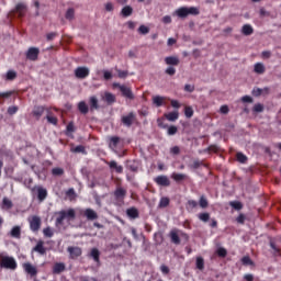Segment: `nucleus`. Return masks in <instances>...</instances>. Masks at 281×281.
Wrapping results in <instances>:
<instances>
[{
    "label": "nucleus",
    "instance_id": "obj_1",
    "mask_svg": "<svg viewBox=\"0 0 281 281\" xmlns=\"http://www.w3.org/2000/svg\"><path fill=\"white\" fill-rule=\"evenodd\" d=\"M190 14L192 16H199L201 11H199V8L196 7H181L173 12V16H178V19H187V16H190Z\"/></svg>",
    "mask_w": 281,
    "mask_h": 281
},
{
    "label": "nucleus",
    "instance_id": "obj_2",
    "mask_svg": "<svg viewBox=\"0 0 281 281\" xmlns=\"http://www.w3.org/2000/svg\"><path fill=\"white\" fill-rule=\"evenodd\" d=\"M56 225H63L65 221H76V210L68 209L67 211L63 210L57 213Z\"/></svg>",
    "mask_w": 281,
    "mask_h": 281
},
{
    "label": "nucleus",
    "instance_id": "obj_3",
    "mask_svg": "<svg viewBox=\"0 0 281 281\" xmlns=\"http://www.w3.org/2000/svg\"><path fill=\"white\" fill-rule=\"evenodd\" d=\"M18 267L16 259L14 257H10L3 252H0V268L1 269H11L14 271Z\"/></svg>",
    "mask_w": 281,
    "mask_h": 281
},
{
    "label": "nucleus",
    "instance_id": "obj_4",
    "mask_svg": "<svg viewBox=\"0 0 281 281\" xmlns=\"http://www.w3.org/2000/svg\"><path fill=\"white\" fill-rule=\"evenodd\" d=\"M135 122H137V114H135V112H128L127 114L121 116V124H123L126 128H131Z\"/></svg>",
    "mask_w": 281,
    "mask_h": 281
},
{
    "label": "nucleus",
    "instance_id": "obj_5",
    "mask_svg": "<svg viewBox=\"0 0 281 281\" xmlns=\"http://www.w3.org/2000/svg\"><path fill=\"white\" fill-rule=\"evenodd\" d=\"M12 12L13 14H18L19 19H23L27 13V4H25V2H19Z\"/></svg>",
    "mask_w": 281,
    "mask_h": 281
},
{
    "label": "nucleus",
    "instance_id": "obj_6",
    "mask_svg": "<svg viewBox=\"0 0 281 281\" xmlns=\"http://www.w3.org/2000/svg\"><path fill=\"white\" fill-rule=\"evenodd\" d=\"M114 87H119L123 98H127V100H135V94H133V90H131V88L120 83H114Z\"/></svg>",
    "mask_w": 281,
    "mask_h": 281
},
{
    "label": "nucleus",
    "instance_id": "obj_7",
    "mask_svg": "<svg viewBox=\"0 0 281 281\" xmlns=\"http://www.w3.org/2000/svg\"><path fill=\"white\" fill-rule=\"evenodd\" d=\"M90 70L88 67L79 66L75 69V76L79 80H85V78H89Z\"/></svg>",
    "mask_w": 281,
    "mask_h": 281
},
{
    "label": "nucleus",
    "instance_id": "obj_8",
    "mask_svg": "<svg viewBox=\"0 0 281 281\" xmlns=\"http://www.w3.org/2000/svg\"><path fill=\"white\" fill-rule=\"evenodd\" d=\"M38 54H41L38 47H30L25 53V56L27 60L36 61L38 60Z\"/></svg>",
    "mask_w": 281,
    "mask_h": 281
},
{
    "label": "nucleus",
    "instance_id": "obj_9",
    "mask_svg": "<svg viewBox=\"0 0 281 281\" xmlns=\"http://www.w3.org/2000/svg\"><path fill=\"white\" fill-rule=\"evenodd\" d=\"M30 229L31 232H38V229H41V218L38 217V215H33L30 220Z\"/></svg>",
    "mask_w": 281,
    "mask_h": 281
},
{
    "label": "nucleus",
    "instance_id": "obj_10",
    "mask_svg": "<svg viewBox=\"0 0 281 281\" xmlns=\"http://www.w3.org/2000/svg\"><path fill=\"white\" fill-rule=\"evenodd\" d=\"M46 111H47V113H49V109H47L43 105H37V106H34V109L32 111V115L34 119L41 120V117H43V113H45Z\"/></svg>",
    "mask_w": 281,
    "mask_h": 281
},
{
    "label": "nucleus",
    "instance_id": "obj_11",
    "mask_svg": "<svg viewBox=\"0 0 281 281\" xmlns=\"http://www.w3.org/2000/svg\"><path fill=\"white\" fill-rule=\"evenodd\" d=\"M80 214L87 217V221H98V213L93 209L81 210Z\"/></svg>",
    "mask_w": 281,
    "mask_h": 281
},
{
    "label": "nucleus",
    "instance_id": "obj_12",
    "mask_svg": "<svg viewBox=\"0 0 281 281\" xmlns=\"http://www.w3.org/2000/svg\"><path fill=\"white\" fill-rule=\"evenodd\" d=\"M154 181L155 183H157V186H161L162 188L170 187V179L168 178V176H158L154 178Z\"/></svg>",
    "mask_w": 281,
    "mask_h": 281
},
{
    "label": "nucleus",
    "instance_id": "obj_13",
    "mask_svg": "<svg viewBox=\"0 0 281 281\" xmlns=\"http://www.w3.org/2000/svg\"><path fill=\"white\" fill-rule=\"evenodd\" d=\"M126 216L131 221H135L139 217V210L135 206H131L126 210Z\"/></svg>",
    "mask_w": 281,
    "mask_h": 281
},
{
    "label": "nucleus",
    "instance_id": "obj_14",
    "mask_svg": "<svg viewBox=\"0 0 281 281\" xmlns=\"http://www.w3.org/2000/svg\"><path fill=\"white\" fill-rule=\"evenodd\" d=\"M23 269L26 273H29V276H31L32 278H34V276L38 274V270L36 269V267H34L32 263L30 262H25L23 263Z\"/></svg>",
    "mask_w": 281,
    "mask_h": 281
},
{
    "label": "nucleus",
    "instance_id": "obj_15",
    "mask_svg": "<svg viewBox=\"0 0 281 281\" xmlns=\"http://www.w3.org/2000/svg\"><path fill=\"white\" fill-rule=\"evenodd\" d=\"M67 251L70 254V258L72 259L80 258V256H82V248L80 247L70 246Z\"/></svg>",
    "mask_w": 281,
    "mask_h": 281
},
{
    "label": "nucleus",
    "instance_id": "obj_16",
    "mask_svg": "<svg viewBox=\"0 0 281 281\" xmlns=\"http://www.w3.org/2000/svg\"><path fill=\"white\" fill-rule=\"evenodd\" d=\"M169 238H170V241L173 245H181V237H179V231L178 229L170 231Z\"/></svg>",
    "mask_w": 281,
    "mask_h": 281
},
{
    "label": "nucleus",
    "instance_id": "obj_17",
    "mask_svg": "<svg viewBox=\"0 0 281 281\" xmlns=\"http://www.w3.org/2000/svg\"><path fill=\"white\" fill-rule=\"evenodd\" d=\"M114 199H116V201H124V199H126V189L117 187L114 191Z\"/></svg>",
    "mask_w": 281,
    "mask_h": 281
},
{
    "label": "nucleus",
    "instance_id": "obj_18",
    "mask_svg": "<svg viewBox=\"0 0 281 281\" xmlns=\"http://www.w3.org/2000/svg\"><path fill=\"white\" fill-rule=\"evenodd\" d=\"M33 251H36L41 256H45V254H47V249L45 248V241L38 240L35 247L33 248Z\"/></svg>",
    "mask_w": 281,
    "mask_h": 281
},
{
    "label": "nucleus",
    "instance_id": "obj_19",
    "mask_svg": "<svg viewBox=\"0 0 281 281\" xmlns=\"http://www.w3.org/2000/svg\"><path fill=\"white\" fill-rule=\"evenodd\" d=\"M109 168H111V170H115V172H117V175H122V172H124V167H122L121 165H117V161L115 160H111L110 162H108Z\"/></svg>",
    "mask_w": 281,
    "mask_h": 281
},
{
    "label": "nucleus",
    "instance_id": "obj_20",
    "mask_svg": "<svg viewBox=\"0 0 281 281\" xmlns=\"http://www.w3.org/2000/svg\"><path fill=\"white\" fill-rule=\"evenodd\" d=\"M109 168H111V170H115V172H117V175H122V172H124V167H122L121 165H117V161L115 160H111L110 162H108Z\"/></svg>",
    "mask_w": 281,
    "mask_h": 281
},
{
    "label": "nucleus",
    "instance_id": "obj_21",
    "mask_svg": "<svg viewBox=\"0 0 281 281\" xmlns=\"http://www.w3.org/2000/svg\"><path fill=\"white\" fill-rule=\"evenodd\" d=\"M103 102H106V104H115V94L111 92H104V95L102 97Z\"/></svg>",
    "mask_w": 281,
    "mask_h": 281
},
{
    "label": "nucleus",
    "instance_id": "obj_22",
    "mask_svg": "<svg viewBox=\"0 0 281 281\" xmlns=\"http://www.w3.org/2000/svg\"><path fill=\"white\" fill-rule=\"evenodd\" d=\"M120 142H122V138H120L119 136H111L109 140V148H111L112 150H115Z\"/></svg>",
    "mask_w": 281,
    "mask_h": 281
},
{
    "label": "nucleus",
    "instance_id": "obj_23",
    "mask_svg": "<svg viewBox=\"0 0 281 281\" xmlns=\"http://www.w3.org/2000/svg\"><path fill=\"white\" fill-rule=\"evenodd\" d=\"M166 65H170L171 67H178L180 60L177 56H169L165 58Z\"/></svg>",
    "mask_w": 281,
    "mask_h": 281
},
{
    "label": "nucleus",
    "instance_id": "obj_24",
    "mask_svg": "<svg viewBox=\"0 0 281 281\" xmlns=\"http://www.w3.org/2000/svg\"><path fill=\"white\" fill-rule=\"evenodd\" d=\"M0 207L1 210H12V207H14V203H12V200L3 198Z\"/></svg>",
    "mask_w": 281,
    "mask_h": 281
},
{
    "label": "nucleus",
    "instance_id": "obj_25",
    "mask_svg": "<svg viewBox=\"0 0 281 281\" xmlns=\"http://www.w3.org/2000/svg\"><path fill=\"white\" fill-rule=\"evenodd\" d=\"M171 179H173L176 183H181V181H186V179H188V175L173 172L171 175Z\"/></svg>",
    "mask_w": 281,
    "mask_h": 281
},
{
    "label": "nucleus",
    "instance_id": "obj_26",
    "mask_svg": "<svg viewBox=\"0 0 281 281\" xmlns=\"http://www.w3.org/2000/svg\"><path fill=\"white\" fill-rule=\"evenodd\" d=\"M63 271H65V263L63 262H56L54 266H53V273L58 276L60 273H63Z\"/></svg>",
    "mask_w": 281,
    "mask_h": 281
},
{
    "label": "nucleus",
    "instance_id": "obj_27",
    "mask_svg": "<svg viewBox=\"0 0 281 281\" xmlns=\"http://www.w3.org/2000/svg\"><path fill=\"white\" fill-rule=\"evenodd\" d=\"M121 15H123L124 19H127V16H132L133 15V7H131V5L123 7V9L121 10Z\"/></svg>",
    "mask_w": 281,
    "mask_h": 281
},
{
    "label": "nucleus",
    "instance_id": "obj_28",
    "mask_svg": "<svg viewBox=\"0 0 281 281\" xmlns=\"http://www.w3.org/2000/svg\"><path fill=\"white\" fill-rule=\"evenodd\" d=\"M78 111H79L82 115H87V113H89V105H87V102L80 101V102L78 103Z\"/></svg>",
    "mask_w": 281,
    "mask_h": 281
},
{
    "label": "nucleus",
    "instance_id": "obj_29",
    "mask_svg": "<svg viewBox=\"0 0 281 281\" xmlns=\"http://www.w3.org/2000/svg\"><path fill=\"white\" fill-rule=\"evenodd\" d=\"M37 199L38 201H45L47 199V189L40 187L37 189Z\"/></svg>",
    "mask_w": 281,
    "mask_h": 281
},
{
    "label": "nucleus",
    "instance_id": "obj_30",
    "mask_svg": "<svg viewBox=\"0 0 281 281\" xmlns=\"http://www.w3.org/2000/svg\"><path fill=\"white\" fill-rule=\"evenodd\" d=\"M241 34H244V36H251V34H254V27L250 24H245L241 27Z\"/></svg>",
    "mask_w": 281,
    "mask_h": 281
},
{
    "label": "nucleus",
    "instance_id": "obj_31",
    "mask_svg": "<svg viewBox=\"0 0 281 281\" xmlns=\"http://www.w3.org/2000/svg\"><path fill=\"white\" fill-rule=\"evenodd\" d=\"M91 258H93L94 262L100 265V250L98 248H92L90 251Z\"/></svg>",
    "mask_w": 281,
    "mask_h": 281
},
{
    "label": "nucleus",
    "instance_id": "obj_32",
    "mask_svg": "<svg viewBox=\"0 0 281 281\" xmlns=\"http://www.w3.org/2000/svg\"><path fill=\"white\" fill-rule=\"evenodd\" d=\"M89 102L91 111H98V109H100L97 97H90Z\"/></svg>",
    "mask_w": 281,
    "mask_h": 281
},
{
    "label": "nucleus",
    "instance_id": "obj_33",
    "mask_svg": "<svg viewBox=\"0 0 281 281\" xmlns=\"http://www.w3.org/2000/svg\"><path fill=\"white\" fill-rule=\"evenodd\" d=\"M70 153H81V155H87V148L85 147V145H79L76 147H71L70 148Z\"/></svg>",
    "mask_w": 281,
    "mask_h": 281
},
{
    "label": "nucleus",
    "instance_id": "obj_34",
    "mask_svg": "<svg viewBox=\"0 0 281 281\" xmlns=\"http://www.w3.org/2000/svg\"><path fill=\"white\" fill-rule=\"evenodd\" d=\"M165 117L169 122H177V120H179V112H169L168 114H165Z\"/></svg>",
    "mask_w": 281,
    "mask_h": 281
},
{
    "label": "nucleus",
    "instance_id": "obj_35",
    "mask_svg": "<svg viewBox=\"0 0 281 281\" xmlns=\"http://www.w3.org/2000/svg\"><path fill=\"white\" fill-rule=\"evenodd\" d=\"M10 236L12 238H21V226H14L10 232Z\"/></svg>",
    "mask_w": 281,
    "mask_h": 281
},
{
    "label": "nucleus",
    "instance_id": "obj_36",
    "mask_svg": "<svg viewBox=\"0 0 281 281\" xmlns=\"http://www.w3.org/2000/svg\"><path fill=\"white\" fill-rule=\"evenodd\" d=\"M254 71H255V74H259V75L265 74V71H266L265 64H262V63L255 64Z\"/></svg>",
    "mask_w": 281,
    "mask_h": 281
},
{
    "label": "nucleus",
    "instance_id": "obj_37",
    "mask_svg": "<svg viewBox=\"0 0 281 281\" xmlns=\"http://www.w3.org/2000/svg\"><path fill=\"white\" fill-rule=\"evenodd\" d=\"M199 205L200 207H202V210H206V207H209L210 202L207 201V198H205V195L200 196Z\"/></svg>",
    "mask_w": 281,
    "mask_h": 281
},
{
    "label": "nucleus",
    "instance_id": "obj_38",
    "mask_svg": "<svg viewBox=\"0 0 281 281\" xmlns=\"http://www.w3.org/2000/svg\"><path fill=\"white\" fill-rule=\"evenodd\" d=\"M75 16H76V10H74V8H69L66 11L65 19H67V21H74Z\"/></svg>",
    "mask_w": 281,
    "mask_h": 281
},
{
    "label": "nucleus",
    "instance_id": "obj_39",
    "mask_svg": "<svg viewBox=\"0 0 281 281\" xmlns=\"http://www.w3.org/2000/svg\"><path fill=\"white\" fill-rule=\"evenodd\" d=\"M71 133H76V126L74 125V122L68 123V125L66 126L67 137H71Z\"/></svg>",
    "mask_w": 281,
    "mask_h": 281
},
{
    "label": "nucleus",
    "instance_id": "obj_40",
    "mask_svg": "<svg viewBox=\"0 0 281 281\" xmlns=\"http://www.w3.org/2000/svg\"><path fill=\"white\" fill-rule=\"evenodd\" d=\"M270 248L272 249L273 256H281V249L276 245V241H270Z\"/></svg>",
    "mask_w": 281,
    "mask_h": 281
},
{
    "label": "nucleus",
    "instance_id": "obj_41",
    "mask_svg": "<svg viewBox=\"0 0 281 281\" xmlns=\"http://www.w3.org/2000/svg\"><path fill=\"white\" fill-rule=\"evenodd\" d=\"M170 205V198L164 196L160 199L158 207H168Z\"/></svg>",
    "mask_w": 281,
    "mask_h": 281
},
{
    "label": "nucleus",
    "instance_id": "obj_42",
    "mask_svg": "<svg viewBox=\"0 0 281 281\" xmlns=\"http://www.w3.org/2000/svg\"><path fill=\"white\" fill-rule=\"evenodd\" d=\"M13 91L0 92V104H3V100L12 97Z\"/></svg>",
    "mask_w": 281,
    "mask_h": 281
},
{
    "label": "nucleus",
    "instance_id": "obj_43",
    "mask_svg": "<svg viewBox=\"0 0 281 281\" xmlns=\"http://www.w3.org/2000/svg\"><path fill=\"white\" fill-rule=\"evenodd\" d=\"M196 269H199L200 271H203V269H205V260H203V257L196 258Z\"/></svg>",
    "mask_w": 281,
    "mask_h": 281
},
{
    "label": "nucleus",
    "instance_id": "obj_44",
    "mask_svg": "<svg viewBox=\"0 0 281 281\" xmlns=\"http://www.w3.org/2000/svg\"><path fill=\"white\" fill-rule=\"evenodd\" d=\"M236 160L239 162V164H247V156H245V154L238 151L236 154Z\"/></svg>",
    "mask_w": 281,
    "mask_h": 281
},
{
    "label": "nucleus",
    "instance_id": "obj_45",
    "mask_svg": "<svg viewBox=\"0 0 281 281\" xmlns=\"http://www.w3.org/2000/svg\"><path fill=\"white\" fill-rule=\"evenodd\" d=\"M241 265H244L245 267H249V266L251 267L254 266V261L249 256H245L241 258Z\"/></svg>",
    "mask_w": 281,
    "mask_h": 281
},
{
    "label": "nucleus",
    "instance_id": "obj_46",
    "mask_svg": "<svg viewBox=\"0 0 281 281\" xmlns=\"http://www.w3.org/2000/svg\"><path fill=\"white\" fill-rule=\"evenodd\" d=\"M199 206V202L196 200H189L187 202V210H194Z\"/></svg>",
    "mask_w": 281,
    "mask_h": 281
},
{
    "label": "nucleus",
    "instance_id": "obj_47",
    "mask_svg": "<svg viewBox=\"0 0 281 281\" xmlns=\"http://www.w3.org/2000/svg\"><path fill=\"white\" fill-rule=\"evenodd\" d=\"M153 102L156 106H162L164 105V97L156 95L153 98Z\"/></svg>",
    "mask_w": 281,
    "mask_h": 281
},
{
    "label": "nucleus",
    "instance_id": "obj_48",
    "mask_svg": "<svg viewBox=\"0 0 281 281\" xmlns=\"http://www.w3.org/2000/svg\"><path fill=\"white\" fill-rule=\"evenodd\" d=\"M52 175H54L55 177H60L65 175V170L63 168L56 167L52 169Z\"/></svg>",
    "mask_w": 281,
    "mask_h": 281
},
{
    "label": "nucleus",
    "instance_id": "obj_49",
    "mask_svg": "<svg viewBox=\"0 0 281 281\" xmlns=\"http://www.w3.org/2000/svg\"><path fill=\"white\" fill-rule=\"evenodd\" d=\"M43 234L46 238H52L54 236V229L52 227H46L43 229Z\"/></svg>",
    "mask_w": 281,
    "mask_h": 281
},
{
    "label": "nucleus",
    "instance_id": "obj_50",
    "mask_svg": "<svg viewBox=\"0 0 281 281\" xmlns=\"http://www.w3.org/2000/svg\"><path fill=\"white\" fill-rule=\"evenodd\" d=\"M179 128L176 125H171L169 127H167V134L172 136V135H177Z\"/></svg>",
    "mask_w": 281,
    "mask_h": 281
},
{
    "label": "nucleus",
    "instance_id": "obj_51",
    "mask_svg": "<svg viewBox=\"0 0 281 281\" xmlns=\"http://www.w3.org/2000/svg\"><path fill=\"white\" fill-rule=\"evenodd\" d=\"M198 218L202 221V223H207V221H210V213H200Z\"/></svg>",
    "mask_w": 281,
    "mask_h": 281
},
{
    "label": "nucleus",
    "instance_id": "obj_52",
    "mask_svg": "<svg viewBox=\"0 0 281 281\" xmlns=\"http://www.w3.org/2000/svg\"><path fill=\"white\" fill-rule=\"evenodd\" d=\"M184 115L188 119L192 117V115H194V110L191 106H186L184 108Z\"/></svg>",
    "mask_w": 281,
    "mask_h": 281
},
{
    "label": "nucleus",
    "instance_id": "obj_53",
    "mask_svg": "<svg viewBox=\"0 0 281 281\" xmlns=\"http://www.w3.org/2000/svg\"><path fill=\"white\" fill-rule=\"evenodd\" d=\"M216 254L220 258H226L227 257V249L221 247V248L217 249Z\"/></svg>",
    "mask_w": 281,
    "mask_h": 281
},
{
    "label": "nucleus",
    "instance_id": "obj_54",
    "mask_svg": "<svg viewBox=\"0 0 281 281\" xmlns=\"http://www.w3.org/2000/svg\"><path fill=\"white\" fill-rule=\"evenodd\" d=\"M252 111L255 113H262V111H265V106L260 103H257L254 105Z\"/></svg>",
    "mask_w": 281,
    "mask_h": 281
},
{
    "label": "nucleus",
    "instance_id": "obj_55",
    "mask_svg": "<svg viewBox=\"0 0 281 281\" xmlns=\"http://www.w3.org/2000/svg\"><path fill=\"white\" fill-rule=\"evenodd\" d=\"M18 112H19V106H16V105H12V106L8 108L9 115H15V113H18Z\"/></svg>",
    "mask_w": 281,
    "mask_h": 281
},
{
    "label": "nucleus",
    "instance_id": "obj_56",
    "mask_svg": "<svg viewBox=\"0 0 281 281\" xmlns=\"http://www.w3.org/2000/svg\"><path fill=\"white\" fill-rule=\"evenodd\" d=\"M46 120L49 124H53L54 126H56L58 124V119L56 116H46Z\"/></svg>",
    "mask_w": 281,
    "mask_h": 281
},
{
    "label": "nucleus",
    "instance_id": "obj_57",
    "mask_svg": "<svg viewBox=\"0 0 281 281\" xmlns=\"http://www.w3.org/2000/svg\"><path fill=\"white\" fill-rule=\"evenodd\" d=\"M15 78H16V71H14V70H9V71L7 72V80H15Z\"/></svg>",
    "mask_w": 281,
    "mask_h": 281
},
{
    "label": "nucleus",
    "instance_id": "obj_58",
    "mask_svg": "<svg viewBox=\"0 0 281 281\" xmlns=\"http://www.w3.org/2000/svg\"><path fill=\"white\" fill-rule=\"evenodd\" d=\"M231 207H234V210H240L243 207V203L239 201H233L229 203Z\"/></svg>",
    "mask_w": 281,
    "mask_h": 281
},
{
    "label": "nucleus",
    "instance_id": "obj_59",
    "mask_svg": "<svg viewBox=\"0 0 281 281\" xmlns=\"http://www.w3.org/2000/svg\"><path fill=\"white\" fill-rule=\"evenodd\" d=\"M165 74H167V76H175V74H177V69L172 66H169L166 70Z\"/></svg>",
    "mask_w": 281,
    "mask_h": 281
},
{
    "label": "nucleus",
    "instance_id": "obj_60",
    "mask_svg": "<svg viewBox=\"0 0 281 281\" xmlns=\"http://www.w3.org/2000/svg\"><path fill=\"white\" fill-rule=\"evenodd\" d=\"M138 32H139V34H148V32H150V29H148V26H146V25H140L138 27Z\"/></svg>",
    "mask_w": 281,
    "mask_h": 281
},
{
    "label": "nucleus",
    "instance_id": "obj_61",
    "mask_svg": "<svg viewBox=\"0 0 281 281\" xmlns=\"http://www.w3.org/2000/svg\"><path fill=\"white\" fill-rule=\"evenodd\" d=\"M171 155H179L181 153V148L179 146H173L170 148Z\"/></svg>",
    "mask_w": 281,
    "mask_h": 281
},
{
    "label": "nucleus",
    "instance_id": "obj_62",
    "mask_svg": "<svg viewBox=\"0 0 281 281\" xmlns=\"http://www.w3.org/2000/svg\"><path fill=\"white\" fill-rule=\"evenodd\" d=\"M103 78H104V80H111V78H113V74L109 70H104Z\"/></svg>",
    "mask_w": 281,
    "mask_h": 281
},
{
    "label": "nucleus",
    "instance_id": "obj_63",
    "mask_svg": "<svg viewBox=\"0 0 281 281\" xmlns=\"http://www.w3.org/2000/svg\"><path fill=\"white\" fill-rule=\"evenodd\" d=\"M58 36V33L52 32L46 35L47 41H54Z\"/></svg>",
    "mask_w": 281,
    "mask_h": 281
},
{
    "label": "nucleus",
    "instance_id": "obj_64",
    "mask_svg": "<svg viewBox=\"0 0 281 281\" xmlns=\"http://www.w3.org/2000/svg\"><path fill=\"white\" fill-rule=\"evenodd\" d=\"M157 124L159 128H168V124L164 123V119H158Z\"/></svg>",
    "mask_w": 281,
    "mask_h": 281
}]
</instances>
